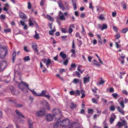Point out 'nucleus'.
Masks as SVG:
<instances>
[{
    "mask_svg": "<svg viewBox=\"0 0 128 128\" xmlns=\"http://www.w3.org/2000/svg\"><path fill=\"white\" fill-rule=\"evenodd\" d=\"M70 95H74L75 94V92L73 91H71L70 92Z\"/></svg>",
    "mask_w": 128,
    "mask_h": 128,
    "instance_id": "57",
    "label": "nucleus"
},
{
    "mask_svg": "<svg viewBox=\"0 0 128 128\" xmlns=\"http://www.w3.org/2000/svg\"><path fill=\"white\" fill-rule=\"evenodd\" d=\"M102 27L101 28V30H102L104 29H106L107 28L108 26L106 24H103L102 25Z\"/></svg>",
    "mask_w": 128,
    "mask_h": 128,
    "instance_id": "24",
    "label": "nucleus"
},
{
    "mask_svg": "<svg viewBox=\"0 0 128 128\" xmlns=\"http://www.w3.org/2000/svg\"><path fill=\"white\" fill-rule=\"evenodd\" d=\"M77 106V104H74L73 102H70V108L72 109H73L76 108Z\"/></svg>",
    "mask_w": 128,
    "mask_h": 128,
    "instance_id": "14",
    "label": "nucleus"
},
{
    "mask_svg": "<svg viewBox=\"0 0 128 128\" xmlns=\"http://www.w3.org/2000/svg\"><path fill=\"white\" fill-rule=\"evenodd\" d=\"M53 118V116L50 114H48L46 116V120L48 121H51L52 120Z\"/></svg>",
    "mask_w": 128,
    "mask_h": 128,
    "instance_id": "9",
    "label": "nucleus"
},
{
    "mask_svg": "<svg viewBox=\"0 0 128 128\" xmlns=\"http://www.w3.org/2000/svg\"><path fill=\"white\" fill-rule=\"evenodd\" d=\"M68 60H65L63 62V64L65 65H66L68 63Z\"/></svg>",
    "mask_w": 128,
    "mask_h": 128,
    "instance_id": "49",
    "label": "nucleus"
},
{
    "mask_svg": "<svg viewBox=\"0 0 128 128\" xmlns=\"http://www.w3.org/2000/svg\"><path fill=\"white\" fill-rule=\"evenodd\" d=\"M24 51L26 52H29V50L27 49V47L26 46L24 47Z\"/></svg>",
    "mask_w": 128,
    "mask_h": 128,
    "instance_id": "56",
    "label": "nucleus"
},
{
    "mask_svg": "<svg viewBox=\"0 0 128 128\" xmlns=\"http://www.w3.org/2000/svg\"><path fill=\"white\" fill-rule=\"evenodd\" d=\"M77 70L79 72L80 74L82 73L83 72V70H81L79 68H78Z\"/></svg>",
    "mask_w": 128,
    "mask_h": 128,
    "instance_id": "59",
    "label": "nucleus"
},
{
    "mask_svg": "<svg viewBox=\"0 0 128 128\" xmlns=\"http://www.w3.org/2000/svg\"><path fill=\"white\" fill-rule=\"evenodd\" d=\"M47 18L49 20L51 21H53V19L50 16L48 15L47 16Z\"/></svg>",
    "mask_w": 128,
    "mask_h": 128,
    "instance_id": "40",
    "label": "nucleus"
},
{
    "mask_svg": "<svg viewBox=\"0 0 128 128\" xmlns=\"http://www.w3.org/2000/svg\"><path fill=\"white\" fill-rule=\"evenodd\" d=\"M19 16L22 19H26L27 18V16L24 13L22 12H20L19 13Z\"/></svg>",
    "mask_w": 128,
    "mask_h": 128,
    "instance_id": "10",
    "label": "nucleus"
},
{
    "mask_svg": "<svg viewBox=\"0 0 128 128\" xmlns=\"http://www.w3.org/2000/svg\"><path fill=\"white\" fill-rule=\"evenodd\" d=\"M16 55V52L15 50L14 51V52H13L12 55V61L13 62H14V60L15 59V57Z\"/></svg>",
    "mask_w": 128,
    "mask_h": 128,
    "instance_id": "20",
    "label": "nucleus"
},
{
    "mask_svg": "<svg viewBox=\"0 0 128 128\" xmlns=\"http://www.w3.org/2000/svg\"><path fill=\"white\" fill-rule=\"evenodd\" d=\"M92 58V56H88V61L90 62H91Z\"/></svg>",
    "mask_w": 128,
    "mask_h": 128,
    "instance_id": "53",
    "label": "nucleus"
},
{
    "mask_svg": "<svg viewBox=\"0 0 128 128\" xmlns=\"http://www.w3.org/2000/svg\"><path fill=\"white\" fill-rule=\"evenodd\" d=\"M121 4L122 5V7L124 9L126 10V5L124 1H122L121 2Z\"/></svg>",
    "mask_w": 128,
    "mask_h": 128,
    "instance_id": "23",
    "label": "nucleus"
},
{
    "mask_svg": "<svg viewBox=\"0 0 128 128\" xmlns=\"http://www.w3.org/2000/svg\"><path fill=\"white\" fill-rule=\"evenodd\" d=\"M60 55L63 60H65L66 57V54L62 52L60 53Z\"/></svg>",
    "mask_w": 128,
    "mask_h": 128,
    "instance_id": "12",
    "label": "nucleus"
},
{
    "mask_svg": "<svg viewBox=\"0 0 128 128\" xmlns=\"http://www.w3.org/2000/svg\"><path fill=\"white\" fill-rule=\"evenodd\" d=\"M128 30V28H124V29H123L122 30V32L123 33H126L127 32V31Z\"/></svg>",
    "mask_w": 128,
    "mask_h": 128,
    "instance_id": "44",
    "label": "nucleus"
},
{
    "mask_svg": "<svg viewBox=\"0 0 128 128\" xmlns=\"http://www.w3.org/2000/svg\"><path fill=\"white\" fill-rule=\"evenodd\" d=\"M15 112L16 113L18 116L22 117L23 118H24V116L18 110H16Z\"/></svg>",
    "mask_w": 128,
    "mask_h": 128,
    "instance_id": "21",
    "label": "nucleus"
},
{
    "mask_svg": "<svg viewBox=\"0 0 128 128\" xmlns=\"http://www.w3.org/2000/svg\"><path fill=\"white\" fill-rule=\"evenodd\" d=\"M117 109L118 111L122 114L124 113V112L123 110L120 107L118 106L117 107Z\"/></svg>",
    "mask_w": 128,
    "mask_h": 128,
    "instance_id": "18",
    "label": "nucleus"
},
{
    "mask_svg": "<svg viewBox=\"0 0 128 128\" xmlns=\"http://www.w3.org/2000/svg\"><path fill=\"white\" fill-rule=\"evenodd\" d=\"M76 37H78L80 38H81V37L80 36L79 33L78 32H76Z\"/></svg>",
    "mask_w": 128,
    "mask_h": 128,
    "instance_id": "41",
    "label": "nucleus"
},
{
    "mask_svg": "<svg viewBox=\"0 0 128 128\" xmlns=\"http://www.w3.org/2000/svg\"><path fill=\"white\" fill-rule=\"evenodd\" d=\"M20 23L23 26H24L26 24L25 23L22 21H20Z\"/></svg>",
    "mask_w": 128,
    "mask_h": 128,
    "instance_id": "62",
    "label": "nucleus"
},
{
    "mask_svg": "<svg viewBox=\"0 0 128 128\" xmlns=\"http://www.w3.org/2000/svg\"><path fill=\"white\" fill-rule=\"evenodd\" d=\"M76 96L77 95L79 96L80 94V93L79 91L78 90H77L76 91Z\"/></svg>",
    "mask_w": 128,
    "mask_h": 128,
    "instance_id": "60",
    "label": "nucleus"
},
{
    "mask_svg": "<svg viewBox=\"0 0 128 128\" xmlns=\"http://www.w3.org/2000/svg\"><path fill=\"white\" fill-rule=\"evenodd\" d=\"M110 110L113 111L115 110V108L114 106H111L110 108Z\"/></svg>",
    "mask_w": 128,
    "mask_h": 128,
    "instance_id": "48",
    "label": "nucleus"
},
{
    "mask_svg": "<svg viewBox=\"0 0 128 128\" xmlns=\"http://www.w3.org/2000/svg\"><path fill=\"white\" fill-rule=\"evenodd\" d=\"M59 7L63 10H65V8L64 7L63 4L62 2L61 1L59 2L58 3Z\"/></svg>",
    "mask_w": 128,
    "mask_h": 128,
    "instance_id": "15",
    "label": "nucleus"
},
{
    "mask_svg": "<svg viewBox=\"0 0 128 128\" xmlns=\"http://www.w3.org/2000/svg\"><path fill=\"white\" fill-rule=\"evenodd\" d=\"M122 126H126L127 125V123L125 120H123L122 121Z\"/></svg>",
    "mask_w": 128,
    "mask_h": 128,
    "instance_id": "33",
    "label": "nucleus"
},
{
    "mask_svg": "<svg viewBox=\"0 0 128 128\" xmlns=\"http://www.w3.org/2000/svg\"><path fill=\"white\" fill-rule=\"evenodd\" d=\"M88 112L89 113H92L93 112V110L92 109L89 108L88 109Z\"/></svg>",
    "mask_w": 128,
    "mask_h": 128,
    "instance_id": "45",
    "label": "nucleus"
},
{
    "mask_svg": "<svg viewBox=\"0 0 128 128\" xmlns=\"http://www.w3.org/2000/svg\"><path fill=\"white\" fill-rule=\"evenodd\" d=\"M32 47L34 50L36 52H38V50L37 48V45L36 44H34L32 46Z\"/></svg>",
    "mask_w": 128,
    "mask_h": 128,
    "instance_id": "13",
    "label": "nucleus"
},
{
    "mask_svg": "<svg viewBox=\"0 0 128 128\" xmlns=\"http://www.w3.org/2000/svg\"><path fill=\"white\" fill-rule=\"evenodd\" d=\"M62 32L64 33H66V30L64 28H62L61 29Z\"/></svg>",
    "mask_w": 128,
    "mask_h": 128,
    "instance_id": "58",
    "label": "nucleus"
},
{
    "mask_svg": "<svg viewBox=\"0 0 128 128\" xmlns=\"http://www.w3.org/2000/svg\"><path fill=\"white\" fill-rule=\"evenodd\" d=\"M19 88L24 93H26L28 92V90H29L34 95L36 92L34 90H31L29 88L28 85L25 82H22L18 86Z\"/></svg>",
    "mask_w": 128,
    "mask_h": 128,
    "instance_id": "1",
    "label": "nucleus"
},
{
    "mask_svg": "<svg viewBox=\"0 0 128 128\" xmlns=\"http://www.w3.org/2000/svg\"><path fill=\"white\" fill-rule=\"evenodd\" d=\"M122 93L126 95H127L128 94V92L126 90H124L122 91Z\"/></svg>",
    "mask_w": 128,
    "mask_h": 128,
    "instance_id": "61",
    "label": "nucleus"
},
{
    "mask_svg": "<svg viewBox=\"0 0 128 128\" xmlns=\"http://www.w3.org/2000/svg\"><path fill=\"white\" fill-rule=\"evenodd\" d=\"M75 73L76 75L78 78H80V75L79 72L77 71H76L75 72Z\"/></svg>",
    "mask_w": 128,
    "mask_h": 128,
    "instance_id": "39",
    "label": "nucleus"
},
{
    "mask_svg": "<svg viewBox=\"0 0 128 128\" xmlns=\"http://www.w3.org/2000/svg\"><path fill=\"white\" fill-rule=\"evenodd\" d=\"M113 117H111L110 119V122L111 124L114 121V120L116 118V116L113 114Z\"/></svg>",
    "mask_w": 128,
    "mask_h": 128,
    "instance_id": "16",
    "label": "nucleus"
},
{
    "mask_svg": "<svg viewBox=\"0 0 128 128\" xmlns=\"http://www.w3.org/2000/svg\"><path fill=\"white\" fill-rule=\"evenodd\" d=\"M46 112L44 109L43 108L40 110L37 111L36 114L38 116H44L46 114Z\"/></svg>",
    "mask_w": 128,
    "mask_h": 128,
    "instance_id": "5",
    "label": "nucleus"
},
{
    "mask_svg": "<svg viewBox=\"0 0 128 128\" xmlns=\"http://www.w3.org/2000/svg\"><path fill=\"white\" fill-rule=\"evenodd\" d=\"M92 102L94 104H97L98 103V101L95 98H93L92 99Z\"/></svg>",
    "mask_w": 128,
    "mask_h": 128,
    "instance_id": "37",
    "label": "nucleus"
},
{
    "mask_svg": "<svg viewBox=\"0 0 128 128\" xmlns=\"http://www.w3.org/2000/svg\"><path fill=\"white\" fill-rule=\"evenodd\" d=\"M15 105L17 108H21L23 106V105L22 104H18L16 103L15 104Z\"/></svg>",
    "mask_w": 128,
    "mask_h": 128,
    "instance_id": "34",
    "label": "nucleus"
},
{
    "mask_svg": "<svg viewBox=\"0 0 128 128\" xmlns=\"http://www.w3.org/2000/svg\"><path fill=\"white\" fill-rule=\"evenodd\" d=\"M8 53L6 48L5 46H1L0 47V58L3 59Z\"/></svg>",
    "mask_w": 128,
    "mask_h": 128,
    "instance_id": "2",
    "label": "nucleus"
},
{
    "mask_svg": "<svg viewBox=\"0 0 128 128\" xmlns=\"http://www.w3.org/2000/svg\"><path fill=\"white\" fill-rule=\"evenodd\" d=\"M28 9H30L31 8V5L30 3V2H28Z\"/></svg>",
    "mask_w": 128,
    "mask_h": 128,
    "instance_id": "42",
    "label": "nucleus"
},
{
    "mask_svg": "<svg viewBox=\"0 0 128 128\" xmlns=\"http://www.w3.org/2000/svg\"><path fill=\"white\" fill-rule=\"evenodd\" d=\"M59 19L61 20H65L66 19L64 15H62L59 17Z\"/></svg>",
    "mask_w": 128,
    "mask_h": 128,
    "instance_id": "27",
    "label": "nucleus"
},
{
    "mask_svg": "<svg viewBox=\"0 0 128 128\" xmlns=\"http://www.w3.org/2000/svg\"><path fill=\"white\" fill-rule=\"evenodd\" d=\"M79 82L80 80L78 79L77 78H75L73 80V82L75 84H76Z\"/></svg>",
    "mask_w": 128,
    "mask_h": 128,
    "instance_id": "29",
    "label": "nucleus"
},
{
    "mask_svg": "<svg viewBox=\"0 0 128 128\" xmlns=\"http://www.w3.org/2000/svg\"><path fill=\"white\" fill-rule=\"evenodd\" d=\"M30 60V57L28 56H26L24 57V60L25 61H29Z\"/></svg>",
    "mask_w": 128,
    "mask_h": 128,
    "instance_id": "30",
    "label": "nucleus"
},
{
    "mask_svg": "<svg viewBox=\"0 0 128 128\" xmlns=\"http://www.w3.org/2000/svg\"><path fill=\"white\" fill-rule=\"evenodd\" d=\"M71 52L72 54V56H73V55H75V50L74 49H72L71 50Z\"/></svg>",
    "mask_w": 128,
    "mask_h": 128,
    "instance_id": "47",
    "label": "nucleus"
},
{
    "mask_svg": "<svg viewBox=\"0 0 128 128\" xmlns=\"http://www.w3.org/2000/svg\"><path fill=\"white\" fill-rule=\"evenodd\" d=\"M114 89L112 88H110L109 90V91L110 92H114Z\"/></svg>",
    "mask_w": 128,
    "mask_h": 128,
    "instance_id": "64",
    "label": "nucleus"
},
{
    "mask_svg": "<svg viewBox=\"0 0 128 128\" xmlns=\"http://www.w3.org/2000/svg\"><path fill=\"white\" fill-rule=\"evenodd\" d=\"M4 32L6 33L11 32V30L10 28L4 29Z\"/></svg>",
    "mask_w": 128,
    "mask_h": 128,
    "instance_id": "26",
    "label": "nucleus"
},
{
    "mask_svg": "<svg viewBox=\"0 0 128 128\" xmlns=\"http://www.w3.org/2000/svg\"><path fill=\"white\" fill-rule=\"evenodd\" d=\"M117 125L118 127H120L122 126V123L121 122H118Z\"/></svg>",
    "mask_w": 128,
    "mask_h": 128,
    "instance_id": "43",
    "label": "nucleus"
},
{
    "mask_svg": "<svg viewBox=\"0 0 128 128\" xmlns=\"http://www.w3.org/2000/svg\"><path fill=\"white\" fill-rule=\"evenodd\" d=\"M5 15H4L3 14H2L0 15V18L1 19H3L5 18Z\"/></svg>",
    "mask_w": 128,
    "mask_h": 128,
    "instance_id": "54",
    "label": "nucleus"
},
{
    "mask_svg": "<svg viewBox=\"0 0 128 128\" xmlns=\"http://www.w3.org/2000/svg\"><path fill=\"white\" fill-rule=\"evenodd\" d=\"M28 128H33V123L31 119L28 118Z\"/></svg>",
    "mask_w": 128,
    "mask_h": 128,
    "instance_id": "8",
    "label": "nucleus"
},
{
    "mask_svg": "<svg viewBox=\"0 0 128 128\" xmlns=\"http://www.w3.org/2000/svg\"><path fill=\"white\" fill-rule=\"evenodd\" d=\"M89 8L90 9H93V8L92 7V2L90 3Z\"/></svg>",
    "mask_w": 128,
    "mask_h": 128,
    "instance_id": "63",
    "label": "nucleus"
},
{
    "mask_svg": "<svg viewBox=\"0 0 128 128\" xmlns=\"http://www.w3.org/2000/svg\"><path fill=\"white\" fill-rule=\"evenodd\" d=\"M70 123L69 120L67 118L60 122L59 124L61 126L66 127Z\"/></svg>",
    "mask_w": 128,
    "mask_h": 128,
    "instance_id": "3",
    "label": "nucleus"
},
{
    "mask_svg": "<svg viewBox=\"0 0 128 128\" xmlns=\"http://www.w3.org/2000/svg\"><path fill=\"white\" fill-rule=\"evenodd\" d=\"M116 11H114L112 13V16L113 17H115L116 16Z\"/></svg>",
    "mask_w": 128,
    "mask_h": 128,
    "instance_id": "55",
    "label": "nucleus"
},
{
    "mask_svg": "<svg viewBox=\"0 0 128 128\" xmlns=\"http://www.w3.org/2000/svg\"><path fill=\"white\" fill-rule=\"evenodd\" d=\"M7 63L5 61H3L0 63V71H3L7 67Z\"/></svg>",
    "mask_w": 128,
    "mask_h": 128,
    "instance_id": "4",
    "label": "nucleus"
},
{
    "mask_svg": "<svg viewBox=\"0 0 128 128\" xmlns=\"http://www.w3.org/2000/svg\"><path fill=\"white\" fill-rule=\"evenodd\" d=\"M104 80H102V78H100V80L99 83V84L101 85L103 84L104 83Z\"/></svg>",
    "mask_w": 128,
    "mask_h": 128,
    "instance_id": "35",
    "label": "nucleus"
},
{
    "mask_svg": "<svg viewBox=\"0 0 128 128\" xmlns=\"http://www.w3.org/2000/svg\"><path fill=\"white\" fill-rule=\"evenodd\" d=\"M43 103L44 105L46 106V107L47 110H50V108L49 106L48 103L47 101H44L43 102Z\"/></svg>",
    "mask_w": 128,
    "mask_h": 128,
    "instance_id": "11",
    "label": "nucleus"
},
{
    "mask_svg": "<svg viewBox=\"0 0 128 128\" xmlns=\"http://www.w3.org/2000/svg\"><path fill=\"white\" fill-rule=\"evenodd\" d=\"M53 115L54 116L58 115L59 114H60V110L57 108L54 109L53 110Z\"/></svg>",
    "mask_w": 128,
    "mask_h": 128,
    "instance_id": "7",
    "label": "nucleus"
},
{
    "mask_svg": "<svg viewBox=\"0 0 128 128\" xmlns=\"http://www.w3.org/2000/svg\"><path fill=\"white\" fill-rule=\"evenodd\" d=\"M46 92L45 90L42 91V92L40 93V94H41V96H44V95L46 94L45 93Z\"/></svg>",
    "mask_w": 128,
    "mask_h": 128,
    "instance_id": "36",
    "label": "nucleus"
},
{
    "mask_svg": "<svg viewBox=\"0 0 128 128\" xmlns=\"http://www.w3.org/2000/svg\"><path fill=\"white\" fill-rule=\"evenodd\" d=\"M42 61L44 63L46 64L47 68H48L49 66L51 63V62L50 59H43Z\"/></svg>",
    "mask_w": 128,
    "mask_h": 128,
    "instance_id": "6",
    "label": "nucleus"
},
{
    "mask_svg": "<svg viewBox=\"0 0 128 128\" xmlns=\"http://www.w3.org/2000/svg\"><path fill=\"white\" fill-rule=\"evenodd\" d=\"M90 80V78L88 76V78L85 77L84 78V84H86V82H89Z\"/></svg>",
    "mask_w": 128,
    "mask_h": 128,
    "instance_id": "19",
    "label": "nucleus"
},
{
    "mask_svg": "<svg viewBox=\"0 0 128 128\" xmlns=\"http://www.w3.org/2000/svg\"><path fill=\"white\" fill-rule=\"evenodd\" d=\"M34 38L38 40L39 38V37L38 36V34H36L34 36Z\"/></svg>",
    "mask_w": 128,
    "mask_h": 128,
    "instance_id": "38",
    "label": "nucleus"
},
{
    "mask_svg": "<svg viewBox=\"0 0 128 128\" xmlns=\"http://www.w3.org/2000/svg\"><path fill=\"white\" fill-rule=\"evenodd\" d=\"M119 40V42H115V44L116 47V48H118L119 47H120L121 46V45H120L118 44L120 42V41L119 40Z\"/></svg>",
    "mask_w": 128,
    "mask_h": 128,
    "instance_id": "32",
    "label": "nucleus"
},
{
    "mask_svg": "<svg viewBox=\"0 0 128 128\" xmlns=\"http://www.w3.org/2000/svg\"><path fill=\"white\" fill-rule=\"evenodd\" d=\"M93 64L98 66H100V64H99L98 62L96 60H94Z\"/></svg>",
    "mask_w": 128,
    "mask_h": 128,
    "instance_id": "28",
    "label": "nucleus"
},
{
    "mask_svg": "<svg viewBox=\"0 0 128 128\" xmlns=\"http://www.w3.org/2000/svg\"><path fill=\"white\" fill-rule=\"evenodd\" d=\"M82 44V41L79 40L78 41V45L79 47H80L81 46V45Z\"/></svg>",
    "mask_w": 128,
    "mask_h": 128,
    "instance_id": "52",
    "label": "nucleus"
},
{
    "mask_svg": "<svg viewBox=\"0 0 128 128\" xmlns=\"http://www.w3.org/2000/svg\"><path fill=\"white\" fill-rule=\"evenodd\" d=\"M119 104L120 106L122 107V108H124V105L123 101H122L120 102Z\"/></svg>",
    "mask_w": 128,
    "mask_h": 128,
    "instance_id": "31",
    "label": "nucleus"
},
{
    "mask_svg": "<svg viewBox=\"0 0 128 128\" xmlns=\"http://www.w3.org/2000/svg\"><path fill=\"white\" fill-rule=\"evenodd\" d=\"M99 116V114H95L94 115L93 118L94 120H96V118L98 117Z\"/></svg>",
    "mask_w": 128,
    "mask_h": 128,
    "instance_id": "46",
    "label": "nucleus"
},
{
    "mask_svg": "<svg viewBox=\"0 0 128 128\" xmlns=\"http://www.w3.org/2000/svg\"><path fill=\"white\" fill-rule=\"evenodd\" d=\"M76 124L74 123L70 125L68 128H80V127H76Z\"/></svg>",
    "mask_w": 128,
    "mask_h": 128,
    "instance_id": "22",
    "label": "nucleus"
},
{
    "mask_svg": "<svg viewBox=\"0 0 128 128\" xmlns=\"http://www.w3.org/2000/svg\"><path fill=\"white\" fill-rule=\"evenodd\" d=\"M59 124V122H57L54 124L53 127L54 128H57Z\"/></svg>",
    "mask_w": 128,
    "mask_h": 128,
    "instance_id": "25",
    "label": "nucleus"
},
{
    "mask_svg": "<svg viewBox=\"0 0 128 128\" xmlns=\"http://www.w3.org/2000/svg\"><path fill=\"white\" fill-rule=\"evenodd\" d=\"M112 96L114 98L118 96V94L116 93H114L112 94Z\"/></svg>",
    "mask_w": 128,
    "mask_h": 128,
    "instance_id": "50",
    "label": "nucleus"
},
{
    "mask_svg": "<svg viewBox=\"0 0 128 128\" xmlns=\"http://www.w3.org/2000/svg\"><path fill=\"white\" fill-rule=\"evenodd\" d=\"M29 24L30 26H31L34 25V22L33 21V19L32 18L31 19L30 18L29 20Z\"/></svg>",
    "mask_w": 128,
    "mask_h": 128,
    "instance_id": "17",
    "label": "nucleus"
},
{
    "mask_svg": "<svg viewBox=\"0 0 128 128\" xmlns=\"http://www.w3.org/2000/svg\"><path fill=\"white\" fill-rule=\"evenodd\" d=\"M73 6H74V10H76V3H74L73 4Z\"/></svg>",
    "mask_w": 128,
    "mask_h": 128,
    "instance_id": "51",
    "label": "nucleus"
}]
</instances>
